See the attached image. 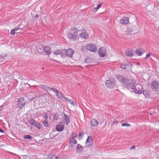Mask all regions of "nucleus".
Here are the masks:
<instances>
[{"label":"nucleus","mask_w":159,"mask_h":159,"mask_svg":"<svg viewBox=\"0 0 159 159\" xmlns=\"http://www.w3.org/2000/svg\"><path fill=\"white\" fill-rule=\"evenodd\" d=\"M90 125L91 126H94L98 125V124L96 120L93 119L91 121Z\"/></svg>","instance_id":"nucleus-16"},{"label":"nucleus","mask_w":159,"mask_h":159,"mask_svg":"<svg viewBox=\"0 0 159 159\" xmlns=\"http://www.w3.org/2000/svg\"><path fill=\"white\" fill-rule=\"evenodd\" d=\"M99 57H104L107 55L106 48L104 47H101L98 49V52Z\"/></svg>","instance_id":"nucleus-4"},{"label":"nucleus","mask_w":159,"mask_h":159,"mask_svg":"<svg viewBox=\"0 0 159 159\" xmlns=\"http://www.w3.org/2000/svg\"><path fill=\"white\" fill-rule=\"evenodd\" d=\"M136 64L138 65H139L140 63H137Z\"/></svg>","instance_id":"nucleus-52"},{"label":"nucleus","mask_w":159,"mask_h":159,"mask_svg":"<svg viewBox=\"0 0 159 159\" xmlns=\"http://www.w3.org/2000/svg\"><path fill=\"white\" fill-rule=\"evenodd\" d=\"M51 49L50 48L48 47H46L45 48H44V51H45L47 55H49L51 53Z\"/></svg>","instance_id":"nucleus-21"},{"label":"nucleus","mask_w":159,"mask_h":159,"mask_svg":"<svg viewBox=\"0 0 159 159\" xmlns=\"http://www.w3.org/2000/svg\"><path fill=\"white\" fill-rule=\"evenodd\" d=\"M134 53V51L133 50L131 49H128L125 51V54L126 56H133Z\"/></svg>","instance_id":"nucleus-11"},{"label":"nucleus","mask_w":159,"mask_h":159,"mask_svg":"<svg viewBox=\"0 0 159 159\" xmlns=\"http://www.w3.org/2000/svg\"><path fill=\"white\" fill-rule=\"evenodd\" d=\"M17 104L18 107L20 109L22 108L25 104L24 99L23 98L19 99L18 101Z\"/></svg>","instance_id":"nucleus-6"},{"label":"nucleus","mask_w":159,"mask_h":159,"mask_svg":"<svg viewBox=\"0 0 159 159\" xmlns=\"http://www.w3.org/2000/svg\"><path fill=\"white\" fill-rule=\"evenodd\" d=\"M0 132L4 133V130H3L1 129H0Z\"/></svg>","instance_id":"nucleus-48"},{"label":"nucleus","mask_w":159,"mask_h":159,"mask_svg":"<svg viewBox=\"0 0 159 159\" xmlns=\"http://www.w3.org/2000/svg\"><path fill=\"white\" fill-rule=\"evenodd\" d=\"M23 138L24 139H26L31 140L32 139V136L29 134L26 135H24V136Z\"/></svg>","instance_id":"nucleus-27"},{"label":"nucleus","mask_w":159,"mask_h":159,"mask_svg":"<svg viewBox=\"0 0 159 159\" xmlns=\"http://www.w3.org/2000/svg\"><path fill=\"white\" fill-rule=\"evenodd\" d=\"M131 125H130L127 123H123L122 124L121 126H127V127L130 126Z\"/></svg>","instance_id":"nucleus-37"},{"label":"nucleus","mask_w":159,"mask_h":159,"mask_svg":"<svg viewBox=\"0 0 159 159\" xmlns=\"http://www.w3.org/2000/svg\"><path fill=\"white\" fill-rule=\"evenodd\" d=\"M45 88L46 89H49V91L51 90H52L54 93H57V92L58 91L57 89H56L54 88H51L50 87L46 86L45 87Z\"/></svg>","instance_id":"nucleus-24"},{"label":"nucleus","mask_w":159,"mask_h":159,"mask_svg":"<svg viewBox=\"0 0 159 159\" xmlns=\"http://www.w3.org/2000/svg\"><path fill=\"white\" fill-rule=\"evenodd\" d=\"M135 145H133L131 148L130 149H135Z\"/></svg>","instance_id":"nucleus-47"},{"label":"nucleus","mask_w":159,"mask_h":159,"mask_svg":"<svg viewBox=\"0 0 159 159\" xmlns=\"http://www.w3.org/2000/svg\"><path fill=\"white\" fill-rule=\"evenodd\" d=\"M102 5V3H100L97 5V6L96 7H94L93 8V11H96Z\"/></svg>","instance_id":"nucleus-26"},{"label":"nucleus","mask_w":159,"mask_h":159,"mask_svg":"<svg viewBox=\"0 0 159 159\" xmlns=\"http://www.w3.org/2000/svg\"><path fill=\"white\" fill-rule=\"evenodd\" d=\"M10 34L13 35H14L15 34L16 32H15L13 29L11 30Z\"/></svg>","instance_id":"nucleus-40"},{"label":"nucleus","mask_w":159,"mask_h":159,"mask_svg":"<svg viewBox=\"0 0 159 159\" xmlns=\"http://www.w3.org/2000/svg\"><path fill=\"white\" fill-rule=\"evenodd\" d=\"M62 98H64L66 100H67V98L66 97H64V96H63V97H62Z\"/></svg>","instance_id":"nucleus-51"},{"label":"nucleus","mask_w":159,"mask_h":159,"mask_svg":"<svg viewBox=\"0 0 159 159\" xmlns=\"http://www.w3.org/2000/svg\"><path fill=\"white\" fill-rule=\"evenodd\" d=\"M71 138H76L77 137V134L75 132H73L71 134Z\"/></svg>","instance_id":"nucleus-32"},{"label":"nucleus","mask_w":159,"mask_h":159,"mask_svg":"<svg viewBox=\"0 0 159 159\" xmlns=\"http://www.w3.org/2000/svg\"><path fill=\"white\" fill-rule=\"evenodd\" d=\"M68 101H69L70 103L73 105H74L75 104L71 100H69Z\"/></svg>","instance_id":"nucleus-46"},{"label":"nucleus","mask_w":159,"mask_h":159,"mask_svg":"<svg viewBox=\"0 0 159 159\" xmlns=\"http://www.w3.org/2000/svg\"><path fill=\"white\" fill-rule=\"evenodd\" d=\"M51 159H58L57 156L54 155H52L51 157Z\"/></svg>","instance_id":"nucleus-38"},{"label":"nucleus","mask_w":159,"mask_h":159,"mask_svg":"<svg viewBox=\"0 0 159 159\" xmlns=\"http://www.w3.org/2000/svg\"><path fill=\"white\" fill-rule=\"evenodd\" d=\"M64 128V126L62 124H59L56 127V129L58 131H61Z\"/></svg>","instance_id":"nucleus-13"},{"label":"nucleus","mask_w":159,"mask_h":159,"mask_svg":"<svg viewBox=\"0 0 159 159\" xmlns=\"http://www.w3.org/2000/svg\"><path fill=\"white\" fill-rule=\"evenodd\" d=\"M27 155H23L20 157V159H27Z\"/></svg>","instance_id":"nucleus-36"},{"label":"nucleus","mask_w":159,"mask_h":159,"mask_svg":"<svg viewBox=\"0 0 159 159\" xmlns=\"http://www.w3.org/2000/svg\"><path fill=\"white\" fill-rule=\"evenodd\" d=\"M64 120L65 121V124L68 125L70 122V119L68 116L64 113Z\"/></svg>","instance_id":"nucleus-12"},{"label":"nucleus","mask_w":159,"mask_h":159,"mask_svg":"<svg viewBox=\"0 0 159 159\" xmlns=\"http://www.w3.org/2000/svg\"><path fill=\"white\" fill-rule=\"evenodd\" d=\"M38 50L39 52L42 53L44 51V47H41L39 48Z\"/></svg>","instance_id":"nucleus-29"},{"label":"nucleus","mask_w":159,"mask_h":159,"mask_svg":"<svg viewBox=\"0 0 159 159\" xmlns=\"http://www.w3.org/2000/svg\"><path fill=\"white\" fill-rule=\"evenodd\" d=\"M159 83L156 80H154L151 84V87L153 91H156L158 89Z\"/></svg>","instance_id":"nucleus-7"},{"label":"nucleus","mask_w":159,"mask_h":159,"mask_svg":"<svg viewBox=\"0 0 159 159\" xmlns=\"http://www.w3.org/2000/svg\"><path fill=\"white\" fill-rule=\"evenodd\" d=\"M67 36L69 38L74 41L76 40L78 38V35H77L73 34L71 33H68Z\"/></svg>","instance_id":"nucleus-8"},{"label":"nucleus","mask_w":159,"mask_h":159,"mask_svg":"<svg viewBox=\"0 0 159 159\" xmlns=\"http://www.w3.org/2000/svg\"><path fill=\"white\" fill-rule=\"evenodd\" d=\"M44 117L45 118V119H47L48 118V116L47 114L46 113H44Z\"/></svg>","instance_id":"nucleus-41"},{"label":"nucleus","mask_w":159,"mask_h":159,"mask_svg":"<svg viewBox=\"0 0 159 159\" xmlns=\"http://www.w3.org/2000/svg\"><path fill=\"white\" fill-rule=\"evenodd\" d=\"M59 114L56 113L54 114V119L57 120L58 118Z\"/></svg>","instance_id":"nucleus-35"},{"label":"nucleus","mask_w":159,"mask_h":159,"mask_svg":"<svg viewBox=\"0 0 159 159\" xmlns=\"http://www.w3.org/2000/svg\"><path fill=\"white\" fill-rule=\"evenodd\" d=\"M43 124L45 126L48 127L49 124H48L47 120L45 119L43 122Z\"/></svg>","instance_id":"nucleus-31"},{"label":"nucleus","mask_w":159,"mask_h":159,"mask_svg":"<svg viewBox=\"0 0 159 159\" xmlns=\"http://www.w3.org/2000/svg\"><path fill=\"white\" fill-rule=\"evenodd\" d=\"M80 36L84 39H87L88 38V35L87 33L84 32L80 34Z\"/></svg>","instance_id":"nucleus-15"},{"label":"nucleus","mask_w":159,"mask_h":159,"mask_svg":"<svg viewBox=\"0 0 159 159\" xmlns=\"http://www.w3.org/2000/svg\"><path fill=\"white\" fill-rule=\"evenodd\" d=\"M121 24H127L129 22V20L127 17H123L120 21Z\"/></svg>","instance_id":"nucleus-9"},{"label":"nucleus","mask_w":159,"mask_h":159,"mask_svg":"<svg viewBox=\"0 0 159 159\" xmlns=\"http://www.w3.org/2000/svg\"><path fill=\"white\" fill-rule=\"evenodd\" d=\"M143 93L144 95H145L146 97V96H148L149 95V93H147L146 92H144V91H143Z\"/></svg>","instance_id":"nucleus-43"},{"label":"nucleus","mask_w":159,"mask_h":159,"mask_svg":"<svg viewBox=\"0 0 159 159\" xmlns=\"http://www.w3.org/2000/svg\"><path fill=\"white\" fill-rule=\"evenodd\" d=\"M115 122H116V124H117L118 123V122L117 121H115Z\"/></svg>","instance_id":"nucleus-53"},{"label":"nucleus","mask_w":159,"mask_h":159,"mask_svg":"<svg viewBox=\"0 0 159 159\" xmlns=\"http://www.w3.org/2000/svg\"><path fill=\"white\" fill-rule=\"evenodd\" d=\"M84 134L83 132H82L81 133H80L79 134V137L78 138L79 139H80V137L81 136V135H83Z\"/></svg>","instance_id":"nucleus-45"},{"label":"nucleus","mask_w":159,"mask_h":159,"mask_svg":"<svg viewBox=\"0 0 159 159\" xmlns=\"http://www.w3.org/2000/svg\"><path fill=\"white\" fill-rule=\"evenodd\" d=\"M90 59L89 58H87L86 59L85 62L86 63H89L90 62Z\"/></svg>","instance_id":"nucleus-39"},{"label":"nucleus","mask_w":159,"mask_h":159,"mask_svg":"<svg viewBox=\"0 0 159 159\" xmlns=\"http://www.w3.org/2000/svg\"><path fill=\"white\" fill-rule=\"evenodd\" d=\"M69 143L70 144H75L77 143V142L75 138L71 137L69 142Z\"/></svg>","instance_id":"nucleus-22"},{"label":"nucleus","mask_w":159,"mask_h":159,"mask_svg":"<svg viewBox=\"0 0 159 159\" xmlns=\"http://www.w3.org/2000/svg\"><path fill=\"white\" fill-rule=\"evenodd\" d=\"M136 80L133 79H128L126 78L124 84L125 86L128 89L133 90L136 84Z\"/></svg>","instance_id":"nucleus-1"},{"label":"nucleus","mask_w":159,"mask_h":159,"mask_svg":"<svg viewBox=\"0 0 159 159\" xmlns=\"http://www.w3.org/2000/svg\"><path fill=\"white\" fill-rule=\"evenodd\" d=\"M82 146L79 144H78L76 148V152L80 153L82 151Z\"/></svg>","instance_id":"nucleus-18"},{"label":"nucleus","mask_w":159,"mask_h":159,"mask_svg":"<svg viewBox=\"0 0 159 159\" xmlns=\"http://www.w3.org/2000/svg\"><path fill=\"white\" fill-rule=\"evenodd\" d=\"M20 28L19 27H16L14 29H13V30H14L15 32H16L18 30L20 29Z\"/></svg>","instance_id":"nucleus-44"},{"label":"nucleus","mask_w":159,"mask_h":159,"mask_svg":"<svg viewBox=\"0 0 159 159\" xmlns=\"http://www.w3.org/2000/svg\"><path fill=\"white\" fill-rule=\"evenodd\" d=\"M84 28L81 30H78L76 28H74L72 29L71 32L74 34H76L78 33V31H84Z\"/></svg>","instance_id":"nucleus-17"},{"label":"nucleus","mask_w":159,"mask_h":159,"mask_svg":"<svg viewBox=\"0 0 159 159\" xmlns=\"http://www.w3.org/2000/svg\"><path fill=\"white\" fill-rule=\"evenodd\" d=\"M116 77L117 79L121 82L122 83L124 84L125 81L126 79L123 78L122 76L119 75H117L116 76Z\"/></svg>","instance_id":"nucleus-14"},{"label":"nucleus","mask_w":159,"mask_h":159,"mask_svg":"<svg viewBox=\"0 0 159 159\" xmlns=\"http://www.w3.org/2000/svg\"><path fill=\"white\" fill-rule=\"evenodd\" d=\"M66 49H63L61 51L60 53L61 56L62 57H64L65 55H66Z\"/></svg>","instance_id":"nucleus-25"},{"label":"nucleus","mask_w":159,"mask_h":159,"mask_svg":"<svg viewBox=\"0 0 159 159\" xmlns=\"http://www.w3.org/2000/svg\"><path fill=\"white\" fill-rule=\"evenodd\" d=\"M39 17V16L38 15H36L35 16V18H38Z\"/></svg>","instance_id":"nucleus-50"},{"label":"nucleus","mask_w":159,"mask_h":159,"mask_svg":"<svg viewBox=\"0 0 159 159\" xmlns=\"http://www.w3.org/2000/svg\"><path fill=\"white\" fill-rule=\"evenodd\" d=\"M42 126V125L38 123L37 122H36V123L35 124L34 126L36 128H38L39 129H40L41 128V127Z\"/></svg>","instance_id":"nucleus-28"},{"label":"nucleus","mask_w":159,"mask_h":159,"mask_svg":"<svg viewBox=\"0 0 159 159\" xmlns=\"http://www.w3.org/2000/svg\"><path fill=\"white\" fill-rule=\"evenodd\" d=\"M92 141V137L91 136H88L85 142L86 144L87 145V146H89L90 145V144H89V143H90Z\"/></svg>","instance_id":"nucleus-19"},{"label":"nucleus","mask_w":159,"mask_h":159,"mask_svg":"<svg viewBox=\"0 0 159 159\" xmlns=\"http://www.w3.org/2000/svg\"><path fill=\"white\" fill-rule=\"evenodd\" d=\"M74 53L73 50L71 48H69L66 50V56L69 57H72Z\"/></svg>","instance_id":"nucleus-10"},{"label":"nucleus","mask_w":159,"mask_h":159,"mask_svg":"<svg viewBox=\"0 0 159 159\" xmlns=\"http://www.w3.org/2000/svg\"><path fill=\"white\" fill-rule=\"evenodd\" d=\"M143 51L140 49H137L135 51V53L139 56H141L143 54Z\"/></svg>","instance_id":"nucleus-20"},{"label":"nucleus","mask_w":159,"mask_h":159,"mask_svg":"<svg viewBox=\"0 0 159 159\" xmlns=\"http://www.w3.org/2000/svg\"><path fill=\"white\" fill-rule=\"evenodd\" d=\"M61 52L60 50H57L53 52V53L55 54H60Z\"/></svg>","instance_id":"nucleus-34"},{"label":"nucleus","mask_w":159,"mask_h":159,"mask_svg":"<svg viewBox=\"0 0 159 159\" xmlns=\"http://www.w3.org/2000/svg\"><path fill=\"white\" fill-rule=\"evenodd\" d=\"M56 95L59 98L63 97V95L62 94V93L61 92H59V91L56 93Z\"/></svg>","instance_id":"nucleus-30"},{"label":"nucleus","mask_w":159,"mask_h":159,"mask_svg":"<svg viewBox=\"0 0 159 159\" xmlns=\"http://www.w3.org/2000/svg\"><path fill=\"white\" fill-rule=\"evenodd\" d=\"M128 66V65L126 63H125L124 64H121L120 65V67L121 68H123L124 69H126V67Z\"/></svg>","instance_id":"nucleus-33"},{"label":"nucleus","mask_w":159,"mask_h":159,"mask_svg":"<svg viewBox=\"0 0 159 159\" xmlns=\"http://www.w3.org/2000/svg\"><path fill=\"white\" fill-rule=\"evenodd\" d=\"M37 122L33 119H31L29 121V123L32 126H34Z\"/></svg>","instance_id":"nucleus-23"},{"label":"nucleus","mask_w":159,"mask_h":159,"mask_svg":"<svg viewBox=\"0 0 159 159\" xmlns=\"http://www.w3.org/2000/svg\"><path fill=\"white\" fill-rule=\"evenodd\" d=\"M150 56V53H149L147 54L145 58V59H147Z\"/></svg>","instance_id":"nucleus-42"},{"label":"nucleus","mask_w":159,"mask_h":159,"mask_svg":"<svg viewBox=\"0 0 159 159\" xmlns=\"http://www.w3.org/2000/svg\"><path fill=\"white\" fill-rule=\"evenodd\" d=\"M133 90L136 93L142 94L144 91V89H142V86L139 84H135Z\"/></svg>","instance_id":"nucleus-2"},{"label":"nucleus","mask_w":159,"mask_h":159,"mask_svg":"<svg viewBox=\"0 0 159 159\" xmlns=\"http://www.w3.org/2000/svg\"><path fill=\"white\" fill-rule=\"evenodd\" d=\"M115 80L114 79L107 80L105 82V85L108 88L112 89L114 87Z\"/></svg>","instance_id":"nucleus-3"},{"label":"nucleus","mask_w":159,"mask_h":159,"mask_svg":"<svg viewBox=\"0 0 159 159\" xmlns=\"http://www.w3.org/2000/svg\"><path fill=\"white\" fill-rule=\"evenodd\" d=\"M86 49L89 51L93 52H94L97 50L96 45L93 43L88 44L86 46Z\"/></svg>","instance_id":"nucleus-5"},{"label":"nucleus","mask_w":159,"mask_h":159,"mask_svg":"<svg viewBox=\"0 0 159 159\" xmlns=\"http://www.w3.org/2000/svg\"><path fill=\"white\" fill-rule=\"evenodd\" d=\"M1 57L2 58L1 59H2L4 58L5 56H1Z\"/></svg>","instance_id":"nucleus-49"}]
</instances>
